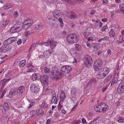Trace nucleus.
Wrapping results in <instances>:
<instances>
[{"label":"nucleus","mask_w":124,"mask_h":124,"mask_svg":"<svg viewBox=\"0 0 124 124\" xmlns=\"http://www.w3.org/2000/svg\"><path fill=\"white\" fill-rule=\"evenodd\" d=\"M51 78L54 79L55 80H59L64 76L63 74L60 72L57 68L53 69L51 73Z\"/></svg>","instance_id":"nucleus-1"},{"label":"nucleus","mask_w":124,"mask_h":124,"mask_svg":"<svg viewBox=\"0 0 124 124\" xmlns=\"http://www.w3.org/2000/svg\"><path fill=\"white\" fill-rule=\"evenodd\" d=\"M16 37H10L4 41L3 46L0 47V52L4 53L6 52V47L5 46L9 45L15 42L16 39Z\"/></svg>","instance_id":"nucleus-2"},{"label":"nucleus","mask_w":124,"mask_h":124,"mask_svg":"<svg viewBox=\"0 0 124 124\" xmlns=\"http://www.w3.org/2000/svg\"><path fill=\"white\" fill-rule=\"evenodd\" d=\"M109 72V69L108 67L101 68L98 71L96 77L99 79L103 78L106 76Z\"/></svg>","instance_id":"nucleus-3"},{"label":"nucleus","mask_w":124,"mask_h":124,"mask_svg":"<svg viewBox=\"0 0 124 124\" xmlns=\"http://www.w3.org/2000/svg\"><path fill=\"white\" fill-rule=\"evenodd\" d=\"M83 60L84 63L86 67L90 68L92 66L93 60L90 55L88 54L85 55Z\"/></svg>","instance_id":"nucleus-4"},{"label":"nucleus","mask_w":124,"mask_h":124,"mask_svg":"<svg viewBox=\"0 0 124 124\" xmlns=\"http://www.w3.org/2000/svg\"><path fill=\"white\" fill-rule=\"evenodd\" d=\"M108 109V107L105 103L101 104L100 105L96 106L94 107V109L97 112H105Z\"/></svg>","instance_id":"nucleus-5"},{"label":"nucleus","mask_w":124,"mask_h":124,"mask_svg":"<svg viewBox=\"0 0 124 124\" xmlns=\"http://www.w3.org/2000/svg\"><path fill=\"white\" fill-rule=\"evenodd\" d=\"M49 77L46 75H42L40 78L41 83L43 86H46L49 82L48 79Z\"/></svg>","instance_id":"nucleus-6"},{"label":"nucleus","mask_w":124,"mask_h":124,"mask_svg":"<svg viewBox=\"0 0 124 124\" xmlns=\"http://www.w3.org/2000/svg\"><path fill=\"white\" fill-rule=\"evenodd\" d=\"M43 43L44 44H46H46H48L49 45H50V47L52 49H54L56 46L57 44L56 42L53 40L50 41L49 39L48 42H43Z\"/></svg>","instance_id":"nucleus-7"},{"label":"nucleus","mask_w":124,"mask_h":124,"mask_svg":"<svg viewBox=\"0 0 124 124\" xmlns=\"http://www.w3.org/2000/svg\"><path fill=\"white\" fill-rule=\"evenodd\" d=\"M3 107V109L2 111V113L4 114H5L6 113V111H8L10 109V107L6 102H4Z\"/></svg>","instance_id":"nucleus-8"},{"label":"nucleus","mask_w":124,"mask_h":124,"mask_svg":"<svg viewBox=\"0 0 124 124\" xmlns=\"http://www.w3.org/2000/svg\"><path fill=\"white\" fill-rule=\"evenodd\" d=\"M30 89L32 92L37 93L39 91L40 89L38 86H36L35 84H32L30 87Z\"/></svg>","instance_id":"nucleus-9"},{"label":"nucleus","mask_w":124,"mask_h":124,"mask_svg":"<svg viewBox=\"0 0 124 124\" xmlns=\"http://www.w3.org/2000/svg\"><path fill=\"white\" fill-rule=\"evenodd\" d=\"M61 70L66 73H69L71 70V67L68 65H66L61 68Z\"/></svg>","instance_id":"nucleus-10"},{"label":"nucleus","mask_w":124,"mask_h":124,"mask_svg":"<svg viewBox=\"0 0 124 124\" xmlns=\"http://www.w3.org/2000/svg\"><path fill=\"white\" fill-rule=\"evenodd\" d=\"M14 25L18 31L21 30L22 28H24L25 29V27L24 25V23L23 22H19L17 24H15Z\"/></svg>","instance_id":"nucleus-11"},{"label":"nucleus","mask_w":124,"mask_h":124,"mask_svg":"<svg viewBox=\"0 0 124 124\" xmlns=\"http://www.w3.org/2000/svg\"><path fill=\"white\" fill-rule=\"evenodd\" d=\"M32 20L30 19H27L23 23L25 27V29H26L30 27L32 24Z\"/></svg>","instance_id":"nucleus-12"},{"label":"nucleus","mask_w":124,"mask_h":124,"mask_svg":"<svg viewBox=\"0 0 124 124\" xmlns=\"http://www.w3.org/2000/svg\"><path fill=\"white\" fill-rule=\"evenodd\" d=\"M72 35V34H69L67 36V42L70 43H74L73 39V37Z\"/></svg>","instance_id":"nucleus-13"},{"label":"nucleus","mask_w":124,"mask_h":124,"mask_svg":"<svg viewBox=\"0 0 124 124\" xmlns=\"http://www.w3.org/2000/svg\"><path fill=\"white\" fill-rule=\"evenodd\" d=\"M84 0H68L69 3H71V4L76 5L79 4L80 2H83Z\"/></svg>","instance_id":"nucleus-14"},{"label":"nucleus","mask_w":124,"mask_h":124,"mask_svg":"<svg viewBox=\"0 0 124 124\" xmlns=\"http://www.w3.org/2000/svg\"><path fill=\"white\" fill-rule=\"evenodd\" d=\"M40 78V75L38 73H34L32 76V79L33 81L39 80Z\"/></svg>","instance_id":"nucleus-15"},{"label":"nucleus","mask_w":124,"mask_h":124,"mask_svg":"<svg viewBox=\"0 0 124 124\" xmlns=\"http://www.w3.org/2000/svg\"><path fill=\"white\" fill-rule=\"evenodd\" d=\"M53 52H50L49 50L46 51H44L43 56L46 59L48 58L50 55V54H52Z\"/></svg>","instance_id":"nucleus-16"},{"label":"nucleus","mask_w":124,"mask_h":124,"mask_svg":"<svg viewBox=\"0 0 124 124\" xmlns=\"http://www.w3.org/2000/svg\"><path fill=\"white\" fill-rule=\"evenodd\" d=\"M73 39L74 43H76L80 39L79 36L78 35L75 34H73Z\"/></svg>","instance_id":"nucleus-17"},{"label":"nucleus","mask_w":124,"mask_h":124,"mask_svg":"<svg viewBox=\"0 0 124 124\" xmlns=\"http://www.w3.org/2000/svg\"><path fill=\"white\" fill-rule=\"evenodd\" d=\"M70 13H69L67 16H69L70 18L74 19L77 17L75 13L72 12H70Z\"/></svg>","instance_id":"nucleus-18"},{"label":"nucleus","mask_w":124,"mask_h":124,"mask_svg":"<svg viewBox=\"0 0 124 124\" xmlns=\"http://www.w3.org/2000/svg\"><path fill=\"white\" fill-rule=\"evenodd\" d=\"M16 91L14 88L11 89L9 93L8 96L10 98H11L14 95Z\"/></svg>","instance_id":"nucleus-19"},{"label":"nucleus","mask_w":124,"mask_h":124,"mask_svg":"<svg viewBox=\"0 0 124 124\" xmlns=\"http://www.w3.org/2000/svg\"><path fill=\"white\" fill-rule=\"evenodd\" d=\"M24 90V87L23 86H22L20 87L17 91L18 95H20L23 92Z\"/></svg>","instance_id":"nucleus-20"},{"label":"nucleus","mask_w":124,"mask_h":124,"mask_svg":"<svg viewBox=\"0 0 124 124\" xmlns=\"http://www.w3.org/2000/svg\"><path fill=\"white\" fill-rule=\"evenodd\" d=\"M94 63L99 66L101 67L103 64V61L101 59H98L96 60L94 62Z\"/></svg>","instance_id":"nucleus-21"},{"label":"nucleus","mask_w":124,"mask_h":124,"mask_svg":"<svg viewBox=\"0 0 124 124\" xmlns=\"http://www.w3.org/2000/svg\"><path fill=\"white\" fill-rule=\"evenodd\" d=\"M117 91L119 93H122L124 91V87L118 85Z\"/></svg>","instance_id":"nucleus-22"},{"label":"nucleus","mask_w":124,"mask_h":124,"mask_svg":"<svg viewBox=\"0 0 124 124\" xmlns=\"http://www.w3.org/2000/svg\"><path fill=\"white\" fill-rule=\"evenodd\" d=\"M78 90L74 88H73L71 90V94L73 95L76 96L78 94Z\"/></svg>","instance_id":"nucleus-23"},{"label":"nucleus","mask_w":124,"mask_h":124,"mask_svg":"<svg viewBox=\"0 0 124 124\" xmlns=\"http://www.w3.org/2000/svg\"><path fill=\"white\" fill-rule=\"evenodd\" d=\"M112 77V76L111 74H109L108 76L104 80V82L105 84L107 82H109Z\"/></svg>","instance_id":"nucleus-24"},{"label":"nucleus","mask_w":124,"mask_h":124,"mask_svg":"<svg viewBox=\"0 0 124 124\" xmlns=\"http://www.w3.org/2000/svg\"><path fill=\"white\" fill-rule=\"evenodd\" d=\"M91 48H93V50L96 51L99 49L100 47V45L98 44H96L93 45V46H91Z\"/></svg>","instance_id":"nucleus-25"},{"label":"nucleus","mask_w":124,"mask_h":124,"mask_svg":"<svg viewBox=\"0 0 124 124\" xmlns=\"http://www.w3.org/2000/svg\"><path fill=\"white\" fill-rule=\"evenodd\" d=\"M42 24L41 23H39L37 24L35 27V28L37 30H39L43 27Z\"/></svg>","instance_id":"nucleus-26"},{"label":"nucleus","mask_w":124,"mask_h":124,"mask_svg":"<svg viewBox=\"0 0 124 124\" xmlns=\"http://www.w3.org/2000/svg\"><path fill=\"white\" fill-rule=\"evenodd\" d=\"M44 44L43 42L39 43L38 42H36L35 44H34L33 43L32 44L31 46V47L29 49V51H30V50L32 49V48L33 47H36V48L37 47V46H38V45H40L41 44Z\"/></svg>","instance_id":"nucleus-27"},{"label":"nucleus","mask_w":124,"mask_h":124,"mask_svg":"<svg viewBox=\"0 0 124 124\" xmlns=\"http://www.w3.org/2000/svg\"><path fill=\"white\" fill-rule=\"evenodd\" d=\"M118 81V78L116 77L114 78L111 84V86L115 84Z\"/></svg>","instance_id":"nucleus-28"},{"label":"nucleus","mask_w":124,"mask_h":124,"mask_svg":"<svg viewBox=\"0 0 124 124\" xmlns=\"http://www.w3.org/2000/svg\"><path fill=\"white\" fill-rule=\"evenodd\" d=\"M100 66L98 65H97L96 63H94L93 64V68L95 71L98 70L101 68Z\"/></svg>","instance_id":"nucleus-29"},{"label":"nucleus","mask_w":124,"mask_h":124,"mask_svg":"<svg viewBox=\"0 0 124 124\" xmlns=\"http://www.w3.org/2000/svg\"><path fill=\"white\" fill-rule=\"evenodd\" d=\"M70 52L71 55L73 56H75L76 54L75 51L73 48L71 49L70 51Z\"/></svg>","instance_id":"nucleus-30"},{"label":"nucleus","mask_w":124,"mask_h":124,"mask_svg":"<svg viewBox=\"0 0 124 124\" xmlns=\"http://www.w3.org/2000/svg\"><path fill=\"white\" fill-rule=\"evenodd\" d=\"M26 68H28L27 70V71L28 72H31L32 71H34V69H33L31 68L30 67V65H27L25 67Z\"/></svg>","instance_id":"nucleus-31"},{"label":"nucleus","mask_w":124,"mask_h":124,"mask_svg":"<svg viewBox=\"0 0 124 124\" xmlns=\"http://www.w3.org/2000/svg\"><path fill=\"white\" fill-rule=\"evenodd\" d=\"M75 49L78 51H80L81 49V46L78 44L75 45Z\"/></svg>","instance_id":"nucleus-32"},{"label":"nucleus","mask_w":124,"mask_h":124,"mask_svg":"<svg viewBox=\"0 0 124 124\" xmlns=\"http://www.w3.org/2000/svg\"><path fill=\"white\" fill-rule=\"evenodd\" d=\"M16 28L15 27V25H14L12 27L10 30V32L12 33H14L18 31L16 30Z\"/></svg>","instance_id":"nucleus-33"},{"label":"nucleus","mask_w":124,"mask_h":124,"mask_svg":"<svg viewBox=\"0 0 124 124\" xmlns=\"http://www.w3.org/2000/svg\"><path fill=\"white\" fill-rule=\"evenodd\" d=\"M26 62V60H22L21 61L19 62V65L21 67H23L24 66L25 63Z\"/></svg>","instance_id":"nucleus-34"},{"label":"nucleus","mask_w":124,"mask_h":124,"mask_svg":"<svg viewBox=\"0 0 124 124\" xmlns=\"http://www.w3.org/2000/svg\"><path fill=\"white\" fill-rule=\"evenodd\" d=\"M44 72L45 73H49L50 72V69L47 67H44Z\"/></svg>","instance_id":"nucleus-35"},{"label":"nucleus","mask_w":124,"mask_h":124,"mask_svg":"<svg viewBox=\"0 0 124 124\" xmlns=\"http://www.w3.org/2000/svg\"><path fill=\"white\" fill-rule=\"evenodd\" d=\"M117 121L120 123H124V117L121 116L119 117L117 120Z\"/></svg>","instance_id":"nucleus-36"},{"label":"nucleus","mask_w":124,"mask_h":124,"mask_svg":"<svg viewBox=\"0 0 124 124\" xmlns=\"http://www.w3.org/2000/svg\"><path fill=\"white\" fill-rule=\"evenodd\" d=\"M61 101H63L66 98V96L65 94H61L60 96Z\"/></svg>","instance_id":"nucleus-37"},{"label":"nucleus","mask_w":124,"mask_h":124,"mask_svg":"<svg viewBox=\"0 0 124 124\" xmlns=\"http://www.w3.org/2000/svg\"><path fill=\"white\" fill-rule=\"evenodd\" d=\"M48 19L50 20V24L52 25H54V22H53V21H54L55 20H54V19H52V17H49Z\"/></svg>","instance_id":"nucleus-38"},{"label":"nucleus","mask_w":124,"mask_h":124,"mask_svg":"<svg viewBox=\"0 0 124 124\" xmlns=\"http://www.w3.org/2000/svg\"><path fill=\"white\" fill-rule=\"evenodd\" d=\"M44 112L42 110L40 109L38 110L36 112V113L37 115L43 114Z\"/></svg>","instance_id":"nucleus-39"},{"label":"nucleus","mask_w":124,"mask_h":124,"mask_svg":"<svg viewBox=\"0 0 124 124\" xmlns=\"http://www.w3.org/2000/svg\"><path fill=\"white\" fill-rule=\"evenodd\" d=\"M53 14L54 17L57 19L58 17H59L60 15V14L58 13H55V12Z\"/></svg>","instance_id":"nucleus-40"},{"label":"nucleus","mask_w":124,"mask_h":124,"mask_svg":"<svg viewBox=\"0 0 124 124\" xmlns=\"http://www.w3.org/2000/svg\"><path fill=\"white\" fill-rule=\"evenodd\" d=\"M6 84V83H5L3 79L1 80L0 81V85L2 87H4Z\"/></svg>","instance_id":"nucleus-41"},{"label":"nucleus","mask_w":124,"mask_h":124,"mask_svg":"<svg viewBox=\"0 0 124 124\" xmlns=\"http://www.w3.org/2000/svg\"><path fill=\"white\" fill-rule=\"evenodd\" d=\"M60 23V26L61 27H62L63 26V23L62 20V18H60L58 19Z\"/></svg>","instance_id":"nucleus-42"},{"label":"nucleus","mask_w":124,"mask_h":124,"mask_svg":"<svg viewBox=\"0 0 124 124\" xmlns=\"http://www.w3.org/2000/svg\"><path fill=\"white\" fill-rule=\"evenodd\" d=\"M81 122V121L80 120H78L75 121H73L71 123V124H79Z\"/></svg>","instance_id":"nucleus-43"},{"label":"nucleus","mask_w":124,"mask_h":124,"mask_svg":"<svg viewBox=\"0 0 124 124\" xmlns=\"http://www.w3.org/2000/svg\"><path fill=\"white\" fill-rule=\"evenodd\" d=\"M109 39V37L108 36H106L103 38H102V40L107 41Z\"/></svg>","instance_id":"nucleus-44"},{"label":"nucleus","mask_w":124,"mask_h":124,"mask_svg":"<svg viewBox=\"0 0 124 124\" xmlns=\"http://www.w3.org/2000/svg\"><path fill=\"white\" fill-rule=\"evenodd\" d=\"M89 33L87 31L85 32L84 33V37L86 38H87L89 36Z\"/></svg>","instance_id":"nucleus-45"},{"label":"nucleus","mask_w":124,"mask_h":124,"mask_svg":"<svg viewBox=\"0 0 124 124\" xmlns=\"http://www.w3.org/2000/svg\"><path fill=\"white\" fill-rule=\"evenodd\" d=\"M7 91V88L5 89L2 92L1 95L0 97V98H2L4 96V94Z\"/></svg>","instance_id":"nucleus-46"},{"label":"nucleus","mask_w":124,"mask_h":124,"mask_svg":"<svg viewBox=\"0 0 124 124\" xmlns=\"http://www.w3.org/2000/svg\"><path fill=\"white\" fill-rule=\"evenodd\" d=\"M118 85L124 87V80L121 81Z\"/></svg>","instance_id":"nucleus-47"},{"label":"nucleus","mask_w":124,"mask_h":124,"mask_svg":"<svg viewBox=\"0 0 124 124\" xmlns=\"http://www.w3.org/2000/svg\"><path fill=\"white\" fill-rule=\"evenodd\" d=\"M52 97H56V94L55 91L53 90L52 91L51 93Z\"/></svg>","instance_id":"nucleus-48"},{"label":"nucleus","mask_w":124,"mask_h":124,"mask_svg":"<svg viewBox=\"0 0 124 124\" xmlns=\"http://www.w3.org/2000/svg\"><path fill=\"white\" fill-rule=\"evenodd\" d=\"M99 118V117L98 116V117H96L95 118H94L93 120V121L91 122L89 124H93V123L94 122L96 121Z\"/></svg>","instance_id":"nucleus-49"},{"label":"nucleus","mask_w":124,"mask_h":124,"mask_svg":"<svg viewBox=\"0 0 124 124\" xmlns=\"http://www.w3.org/2000/svg\"><path fill=\"white\" fill-rule=\"evenodd\" d=\"M109 34L110 35L113 37L114 35V33L112 29H111L110 31Z\"/></svg>","instance_id":"nucleus-50"},{"label":"nucleus","mask_w":124,"mask_h":124,"mask_svg":"<svg viewBox=\"0 0 124 124\" xmlns=\"http://www.w3.org/2000/svg\"><path fill=\"white\" fill-rule=\"evenodd\" d=\"M35 102L34 101L31 102L30 104V106L29 107H28V108H30L32 106H33L35 104Z\"/></svg>","instance_id":"nucleus-51"},{"label":"nucleus","mask_w":124,"mask_h":124,"mask_svg":"<svg viewBox=\"0 0 124 124\" xmlns=\"http://www.w3.org/2000/svg\"><path fill=\"white\" fill-rule=\"evenodd\" d=\"M119 9L120 10L123 9L124 8V4H121L119 5Z\"/></svg>","instance_id":"nucleus-52"},{"label":"nucleus","mask_w":124,"mask_h":124,"mask_svg":"<svg viewBox=\"0 0 124 124\" xmlns=\"http://www.w3.org/2000/svg\"><path fill=\"white\" fill-rule=\"evenodd\" d=\"M54 116L56 117L57 118L59 117V115L58 112H54Z\"/></svg>","instance_id":"nucleus-53"},{"label":"nucleus","mask_w":124,"mask_h":124,"mask_svg":"<svg viewBox=\"0 0 124 124\" xmlns=\"http://www.w3.org/2000/svg\"><path fill=\"white\" fill-rule=\"evenodd\" d=\"M3 8L4 9H7L11 8V7H9V6H8V5H4Z\"/></svg>","instance_id":"nucleus-54"},{"label":"nucleus","mask_w":124,"mask_h":124,"mask_svg":"<svg viewBox=\"0 0 124 124\" xmlns=\"http://www.w3.org/2000/svg\"><path fill=\"white\" fill-rule=\"evenodd\" d=\"M56 99V97H52V99L51 100V102L52 103H53L55 101V100Z\"/></svg>","instance_id":"nucleus-55"},{"label":"nucleus","mask_w":124,"mask_h":124,"mask_svg":"<svg viewBox=\"0 0 124 124\" xmlns=\"http://www.w3.org/2000/svg\"><path fill=\"white\" fill-rule=\"evenodd\" d=\"M11 78H9L7 79V78H5L3 80L4 81L5 83H6L7 82H8L10 80Z\"/></svg>","instance_id":"nucleus-56"},{"label":"nucleus","mask_w":124,"mask_h":124,"mask_svg":"<svg viewBox=\"0 0 124 124\" xmlns=\"http://www.w3.org/2000/svg\"><path fill=\"white\" fill-rule=\"evenodd\" d=\"M107 25H105L101 29V31H104L107 27Z\"/></svg>","instance_id":"nucleus-57"},{"label":"nucleus","mask_w":124,"mask_h":124,"mask_svg":"<svg viewBox=\"0 0 124 124\" xmlns=\"http://www.w3.org/2000/svg\"><path fill=\"white\" fill-rule=\"evenodd\" d=\"M8 22L7 21H5L3 22L2 25H3V26H5L6 25L8 24Z\"/></svg>","instance_id":"nucleus-58"},{"label":"nucleus","mask_w":124,"mask_h":124,"mask_svg":"<svg viewBox=\"0 0 124 124\" xmlns=\"http://www.w3.org/2000/svg\"><path fill=\"white\" fill-rule=\"evenodd\" d=\"M82 122L83 123L85 124H87V122L85 118H82Z\"/></svg>","instance_id":"nucleus-59"},{"label":"nucleus","mask_w":124,"mask_h":124,"mask_svg":"<svg viewBox=\"0 0 124 124\" xmlns=\"http://www.w3.org/2000/svg\"><path fill=\"white\" fill-rule=\"evenodd\" d=\"M107 53L108 54V55H110V54H111V51L110 50V49H109L107 51Z\"/></svg>","instance_id":"nucleus-60"},{"label":"nucleus","mask_w":124,"mask_h":124,"mask_svg":"<svg viewBox=\"0 0 124 124\" xmlns=\"http://www.w3.org/2000/svg\"><path fill=\"white\" fill-rule=\"evenodd\" d=\"M14 16L15 17H16L18 16V14L17 11L15 12L14 14Z\"/></svg>","instance_id":"nucleus-61"},{"label":"nucleus","mask_w":124,"mask_h":124,"mask_svg":"<svg viewBox=\"0 0 124 124\" xmlns=\"http://www.w3.org/2000/svg\"><path fill=\"white\" fill-rule=\"evenodd\" d=\"M22 43V40L20 39H19L18 41H17V44L19 45L20 44Z\"/></svg>","instance_id":"nucleus-62"},{"label":"nucleus","mask_w":124,"mask_h":124,"mask_svg":"<svg viewBox=\"0 0 124 124\" xmlns=\"http://www.w3.org/2000/svg\"><path fill=\"white\" fill-rule=\"evenodd\" d=\"M87 40H88L89 41H91V40L92 41H93L94 40V39L92 37H90L88 38Z\"/></svg>","instance_id":"nucleus-63"},{"label":"nucleus","mask_w":124,"mask_h":124,"mask_svg":"<svg viewBox=\"0 0 124 124\" xmlns=\"http://www.w3.org/2000/svg\"><path fill=\"white\" fill-rule=\"evenodd\" d=\"M124 41V40L123 38H121V39H120V40L118 42V43H121L123 42Z\"/></svg>","instance_id":"nucleus-64"}]
</instances>
